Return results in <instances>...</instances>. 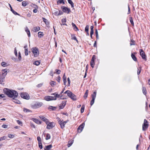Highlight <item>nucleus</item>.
Wrapping results in <instances>:
<instances>
[{
  "instance_id": "56",
  "label": "nucleus",
  "mask_w": 150,
  "mask_h": 150,
  "mask_svg": "<svg viewBox=\"0 0 150 150\" xmlns=\"http://www.w3.org/2000/svg\"><path fill=\"white\" fill-rule=\"evenodd\" d=\"M55 71H56V73L58 74H59L61 72L60 70L58 69H56Z\"/></svg>"
},
{
  "instance_id": "23",
  "label": "nucleus",
  "mask_w": 150,
  "mask_h": 150,
  "mask_svg": "<svg viewBox=\"0 0 150 150\" xmlns=\"http://www.w3.org/2000/svg\"><path fill=\"white\" fill-rule=\"evenodd\" d=\"M42 19L45 24L46 25H48L49 24V22L47 19L43 17L42 18Z\"/></svg>"
},
{
  "instance_id": "57",
  "label": "nucleus",
  "mask_w": 150,
  "mask_h": 150,
  "mask_svg": "<svg viewBox=\"0 0 150 150\" xmlns=\"http://www.w3.org/2000/svg\"><path fill=\"white\" fill-rule=\"evenodd\" d=\"M42 85H43V83H40L39 84H38L37 86L38 87V88L42 86Z\"/></svg>"
},
{
  "instance_id": "64",
  "label": "nucleus",
  "mask_w": 150,
  "mask_h": 150,
  "mask_svg": "<svg viewBox=\"0 0 150 150\" xmlns=\"http://www.w3.org/2000/svg\"><path fill=\"white\" fill-rule=\"evenodd\" d=\"M57 121L59 122V123L60 122H61V121H62L61 120L60 118L58 117H57Z\"/></svg>"
},
{
  "instance_id": "11",
  "label": "nucleus",
  "mask_w": 150,
  "mask_h": 150,
  "mask_svg": "<svg viewBox=\"0 0 150 150\" xmlns=\"http://www.w3.org/2000/svg\"><path fill=\"white\" fill-rule=\"evenodd\" d=\"M46 128L48 129H50L54 127L55 125L53 122H48L47 124Z\"/></svg>"
},
{
  "instance_id": "51",
  "label": "nucleus",
  "mask_w": 150,
  "mask_h": 150,
  "mask_svg": "<svg viewBox=\"0 0 150 150\" xmlns=\"http://www.w3.org/2000/svg\"><path fill=\"white\" fill-rule=\"evenodd\" d=\"M18 59L19 60H20L21 59V56L20 52H19L18 53Z\"/></svg>"
},
{
  "instance_id": "4",
  "label": "nucleus",
  "mask_w": 150,
  "mask_h": 150,
  "mask_svg": "<svg viewBox=\"0 0 150 150\" xmlns=\"http://www.w3.org/2000/svg\"><path fill=\"white\" fill-rule=\"evenodd\" d=\"M42 104V102H38L31 105V107L33 108L36 109L41 106Z\"/></svg>"
},
{
  "instance_id": "27",
  "label": "nucleus",
  "mask_w": 150,
  "mask_h": 150,
  "mask_svg": "<svg viewBox=\"0 0 150 150\" xmlns=\"http://www.w3.org/2000/svg\"><path fill=\"white\" fill-rule=\"evenodd\" d=\"M142 90L143 94L146 95V88L144 87H142Z\"/></svg>"
},
{
  "instance_id": "20",
  "label": "nucleus",
  "mask_w": 150,
  "mask_h": 150,
  "mask_svg": "<svg viewBox=\"0 0 150 150\" xmlns=\"http://www.w3.org/2000/svg\"><path fill=\"white\" fill-rule=\"evenodd\" d=\"M63 78V79L64 84V85H66V83H67V79L66 77L65 76V74H64Z\"/></svg>"
},
{
  "instance_id": "41",
  "label": "nucleus",
  "mask_w": 150,
  "mask_h": 150,
  "mask_svg": "<svg viewBox=\"0 0 150 150\" xmlns=\"http://www.w3.org/2000/svg\"><path fill=\"white\" fill-rule=\"evenodd\" d=\"M89 26L88 25H87L85 28V31L86 32H88V29Z\"/></svg>"
},
{
  "instance_id": "33",
  "label": "nucleus",
  "mask_w": 150,
  "mask_h": 150,
  "mask_svg": "<svg viewBox=\"0 0 150 150\" xmlns=\"http://www.w3.org/2000/svg\"><path fill=\"white\" fill-rule=\"evenodd\" d=\"M129 20L131 24L133 26L134 25V23L132 17H129Z\"/></svg>"
},
{
  "instance_id": "9",
  "label": "nucleus",
  "mask_w": 150,
  "mask_h": 150,
  "mask_svg": "<svg viewBox=\"0 0 150 150\" xmlns=\"http://www.w3.org/2000/svg\"><path fill=\"white\" fill-rule=\"evenodd\" d=\"M96 95V92L95 91H94L93 93L91 95L92 97V100L91 101L90 104L91 106L93 105L94 102V100L95 99Z\"/></svg>"
},
{
  "instance_id": "59",
  "label": "nucleus",
  "mask_w": 150,
  "mask_h": 150,
  "mask_svg": "<svg viewBox=\"0 0 150 150\" xmlns=\"http://www.w3.org/2000/svg\"><path fill=\"white\" fill-rule=\"evenodd\" d=\"M17 122L19 125L22 124V122L19 121V120H17Z\"/></svg>"
},
{
  "instance_id": "31",
  "label": "nucleus",
  "mask_w": 150,
  "mask_h": 150,
  "mask_svg": "<svg viewBox=\"0 0 150 150\" xmlns=\"http://www.w3.org/2000/svg\"><path fill=\"white\" fill-rule=\"evenodd\" d=\"M71 39H73L74 40H76V38L74 34H71Z\"/></svg>"
},
{
  "instance_id": "55",
  "label": "nucleus",
  "mask_w": 150,
  "mask_h": 150,
  "mask_svg": "<svg viewBox=\"0 0 150 150\" xmlns=\"http://www.w3.org/2000/svg\"><path fill=\"white\" fill-rule=\"evenodd\" d=\"M67 81H68V86H69L70 85V79L69 78H67Z\"/></svg>"
},
{
  "instance_id": "24",
  "label": "nucleus",
  "mask_w": 150,
  "mask_h": 150,
  "mask_svg": "<svg viewBox=\"0 0 150 150\" xmlns=\"http://www.w3.org/2000/svg\"><path fill=\"white\" fill-rule=\"evenodd\" d=\"M68 1L69 3L71 5V7L73 8L74 7V3L71 0H68Z\"/></svg>"
},
{
  "instance_id": "7",
  "label": "nucleus",
  "mask_w": 150,
  "mask_h": 150,
  "mask_svg": "<svg viewBox=\"0 0 150 150\" xmlns=\"http://www.w3.org/2000/svg\"><path fill=\"white\" fill-rule=\"evenodd\" d=\"M148 126V122L146 119H144V122L142 125L143 130H145L147 128Z\"/></svg>"
},
{
  "instance_id": "12",
  "label": "nucleus",
  "mask_w": 150,
  "mask_h": 150,
  "mask_svg": "<svg viewBox=\"0 0 150 150\" xmlns=\"http://www.w3.org/2000/svg\"><path fill=\"white\" fill-rule=\"evenodd\" d=\"M84 123H83L78 128L77 131L79 132L80 133L82 132L84 126Z\"/></svg>"
},
{
  "instance_id": "47",
  "label": "nucleus",
  "mask_w": 150,
  "mask_h": 150,
  "mask_svg": "<svg viewBox=\"0 0 150 150\" xmlns=\"http://www.w3.org/2000/svg\"><path fill=\"white\" fill-rule=\"evenodd\" d=\"M62 24L65 23L67 21L66 18H64L62 19Z\"/></svg>"
},
{
  "instance_id": "39",
  "label": "nucleus",
  "mask_w": 150,
  "mask_h": 150,
  "mask_svg": "<svg viewBox=\"0 0 150 150\" xmlns=\"http://www.w3.org/2000/svg\"><path fill=\"white\" fill-rule=\"evenodd\" d=\"M40 64V62L38 61H36L34 62V64L36 66H38Z\"/></svg>"
},
{
  "instance_id": "37",
  "label": "nucleus",
  "mask_w": 150,
  "mask_h": 150,
  "mask_svg": "<svg viewBox=\"0 0 150 150\" xmlns=\"http://www.w3.org/2000/svg\"><path fill=\"white\" fill-rule=\"evenodd\" d=\"M6 137L5 136H4L0 138V141L2 140H4L6 139Z\"/></svg>"
},
{
  "instance_id": "46",
  "label": "nucleus",
  "mask_w": 150,
  "mask_h": 150,
  "mask_svg": "<svg viewBox=\"0 0 150 150\" xmlns=\"http://www.w3.org/2000/svg\"><path fill=\"white\" fill-rule=\"evenodd\" d=\"M39 147L40 149L42 148V146L41 142L38 143Z\"/></svg>"
},
{
  "instance_id": "26",
  "label": "nucleus",
  "mask_w": 150,
  "mask_h": 150,
  "mask_svg": "<svg viewBox=\"0 0 150 150\" xmlns=\"http://www.w3.org/2000/svg\"><path fill=\"white\" fill-rule=\"evenodd\" d=\"M52 145L51 144L47 145L45 146V149L46 150H49L52 147Z\"/></svg>"
},
{
  "instance_id": "3",
  "label": "nucleus",
  "mask_w": 150,
  "mask_h": 150,
  "mask_svg": "<svg viewBox=\"0 0 150 150\" xmlns=\"http://www.w3.org/2000/svg\"><path fill=\"white\" fill-rule=\"evenodd\" d=\"M31 50L35 57H37L38 56L39 52L38 48L36 47H33L32 48Z\"/></svg>"
},
{
  "instance_id": "54",
  "label": "nucleus",
  "mask_w": 150,
  "mask_h": 150,
  "mask_svg": "<svg viewBox=\"0 0 150 150\" xmlns=\"http://www.w3.org/2000/svg\"><path fill=\"white\" fill-rule=\"evenodd\" d=\"M8 125H3L2 126V127L4 128H8Z\"/></svg>"
},
{
  "instance_id": "34",
  "label": "nucleus",
  "mask_w": 150,
  "mask_h": 150,
  "mask_svg": "<svg viewBox=\"0 0 150 150\" xmlns=\"http://www.w3.org/2000/svg\"><path fill=\"white\" fill-rule=\"evenodd\" d=\"M90 65L92 68H93L95 65V62L94 61H91Z\"/></svg>"
},
{
  "instance_id": "58",
  "label": "nucleus",
  "mask_w": 150,
  "mask_h": 150,
  "mask_svg": "<svg viewBox=\"0 0 150 150\" xmlns=\"http://www.w3.org/2000/svg\"><path fill=\"white\" fill-rule=\"evenodd\" d=\"M61 79V77H60L59 76L57 77V81L59 83L60 82V81Z\"/></svg>"
},
{
  "instance_id": "10",
  "label": "nucleus",
  "mask_w": 150,
  "mask_h": 150,
  "mask_svg": "<svg viewBox=\"0 0 150 150\" xmlns=\"http://www.w3.org/2000/svg\"><path fill=\"white\" fill-rule=\"evenodd\" d=\"M140 55L142 57V59L145 60H146V56L145 54V53L143 51V50L142 49H141L140 50Z\"/></svg>"
},
{
  "instance_id": "50",
  "label": "nucleus",
  "mask_w": 150,
  "mask_h": 150,
  "mask_svg": "<svg viewBox=\"0 0 150 150\" xmlns=\"http://www.w3.org/2000/svg\"><path fill=\"white\" fill-rule=\"evenodd\" d=\"M54 14L55 16H59V12L58 11H55L54 13Z\"/></svg>"
},
{
  "instance_id": "16",
  "label": "nucleus",
  "mask_w": 150,
  "mask_h": 150,
  "mask_svg": "<svg viewBox=\"0 0 150 150\" xmlns=\"http://www.w3.org/2000/svg\"><path fill=\"white\" fill-rule=\"evenodd\" d=\"M59 124L62 129H63L64 127L65 124L64 123L63 120H62L60 122H59Z\"/></svg>"
},
{
  "instance_id": "36",
  "label": "nucleus",
  "mask_w": 150,
  "mask_h": 150,
  "mask_svg": "<svg viewBox=\"0 0 150 150\" xmlns=\"http://www.w3.org/2000/svg\"><path fill=\"white\" fill-rule=\"evenodd\" d=\"M57 108V107H53L52 106H50L49 107V109H52V110H54Z\"/></svg>"
},
{
  "instance_id": "52",
  "label": "nucleus",
  "mask_w": 150,
  "mask_h": 150,
  "mask_svg": "<svg viewBox=\"0 0 150 150\" xmlns=\"http://www.w3.org/2000/svg\"><path fill=\"white\" fill-rule=\"evenodd\" d=\"M37 140L38 142V143L41 142V139L40 137H37Z\"/></svg>"
},
{
  "instance_id": "22",
  "label": "nucleus",
  "mask_w": 150,
  "mask_h": 150,
  "mask_svg": "<svg viewBox=\"0 0 150 150\" xmlns=\"http://www.w3.org/2000/svg\"><path fill=\"white\" fill-rule=\"evenodd\" d=\"M70 98L73 100H76V96L73 93L72 95V96Z\"/></svg>"
},
{
  "instance_id": "15",
  "label": "nucleus",
  "mask_w": 150,
  "mask_h": 150,
  "mask_svg": "<svg viewBox=\"0 0 150 150\" xmlns=\"http://www.w3.org/2000/svg\"><path fill=\"white\" fill-rule=\"evenodd\" d=\"M8 5L9 6V7L11 8V11L12 12V13L14 14L15 15H19V14H18V13H17L16 11H15L12 8L11 6V5L9 4H8Z\"/></svg>"
},
{
  "instance_id": "8",
  "label": "nucleus",
  "mask_w": 150,
  "mask_h": 150,
  "mask_svg": "<svg viewBox=\"0 0 150 150\" xmlns=\"http://www.w3.org/2000/svg\"><path fill=\"white\" fill-rule=\"evenodd\" d=\"M44 99L46 100L49 101L52 100H55L57 99V98L52 96H47L45 97Z\"/></svg>"
},
{
  "instance_id": "43",
  "label": "nucleus",
  "mask_w": 150,
  "mask_h": 150,
  "mask_svg": "<svg viewBox=\"0 0 150 150\" xmlns=\"http://www.w3.org/2000/svg\"><path fill=\"white\" fill-rule=\"evenodd\" d=\"M25 55L26 56H27L28 55V50L27 49H25Z\"/></svg>"
},
{
  "instance_id": "63",
  "label": "nucleus",
  "mask_w": 150,
  "mask_h": 150,
  "mask_svg": "<svg viewBox=\"0 0 150 150\" xmlns=\"http://www.w3.org/2000/svg\"><path fill=\"white\" fill-rule=\"evenodd\" d=\"M66 102V101L65 102H63L62 103V105L64 106V107L65 106Z\"/></svg>"
},
{
  "instance_id": "42",
  "label": "nucleus",
  "mask_w": 150,
  "mask_h": 150,
  "mask_svg": "<svg viewBox=\"0 0 150 150\" xmlns=\"http://www.w3.org/2000/svg\"><path fill=\"white\" fill-rule=\"evenodd\" d=\"M55 82L54 81H52L50 82V84L52 86H54L55 85Z\"/></svg>"
},
{
  "instance_id": "14",
  "label": "nucleus",
  "mask_w": 150,
  "mask_h": 150,
  "mask_svg": "<svg viewBox=\"0 0 150 150\" xmlns=\"http://www.w3.org/2000/svg\"><path fill=\"white\" fill-rule=\"evenodd\" d=\"M64 93H67L68 96L70 98L71 97L72 95L73 94V93L69 90H67Z\"/></svg>"
},
{
  "instance_id": "29",
  "label": "nucleus",
  "mask_w": 150,
  "mask_h": 150,
  "mask_svg": "<svg viewBox=\"0 0 150 150\" xmlns=\"http://www.w3.org/2000/svg\"><path fill=\"white\" fill-rule=\"evenodd\" d=\"M85 105H82V107L81 109V113H83L84 110Z\"/></svg>"
},
{
  "instance_id": "62",
  "label": "nucleus",
  "mask_w": 150,
  "mask_h": 150,
  "mask_svg": "<svg viewBox=\"0 0 150 150\" xmlns=\"http://www.w3.org/2000/svg\"><path fill=\"white\" fill-rule=\"evenodd\" d=\"M60 95L56 94L55 96H54V98H59L60 97Z\"/></svg>"
},
{
  "instance_id": "38",
  "label": "nucleus",
  "mask_w": 150,
  "mask_h": 150,
  "mask_svg": "<svg viewBox=\"0 0 150 150\" xmlns=\"http://www.w3.org/2000/svg\"><path fill=\"white\" fill-rule=\"evenodd\" d=\"M73 141H72L71 142H70V141L67 144V146L68 147H69L71 146V145H72V144L73 143Z\"/></svg>"
},
{
  "instance_id": "18",
  "label": "nucleus",
  "mask_w": 150,
  "mask_h": 150,
  "mask_svg": "<svg viewBox=\"0 0 150 150\" xmlns=\"http://www.w3.org/2000/svg\"><path fill=\"white\" fill-rule=\"evenodd\" d=\"M40 29V28L38 26L35 27L34 28H33V31L34 32H36L39 30Z\"/></svg>"
},
{
  "instance_id": "19",
  "label": "nucleus",
  "mask_w": 150,
  "mask_h": 150,
  "mask_svg": "<svg viewBox=\"0 0 150 150\" xmlns=\"http://www.w3.org/2000/svg\"><path fill=\"white\" fill-rule=\"evenodd\" d=\"M131 56L132 58L134 61H137V58L135 55H134L133 53H132Z\"/></svg>"
},
{
  "instance_id": "2",
  "label": "nucleus",
  "mask_w": 150,
  "mask_h": 150,
  "mask_svg": "<svg viewBox=\"0 0 150 150\" xmlns=\"http://www.w3.org/2000/svg\"><path fill=\"white\" fill-rule=\"evenodd\" d=\"M8 69H5L2 70V73H0V84L4 86V83L5 81V78L6 76L7 72Z\"/></svg>"
},
{
  "instance_id": "21",
  "label": "nucleus",
  "mask_w": 150,
  "mask_h": 150,
  "mask_svg": "<svg viewBox=\"0 0 150 150\" xmlns=\"http://www.w3.org/2000/svg\"><path fill=\"white\" fill-rule=\"evenodd\" d=\"M33 121L35 123L37 124H41V121L37 119H34L33 120Z\"/></svg>"
},
{
  "instance_id": "25",
  "label": "nucleus",
  "mask_w": 150,
  "mask_h": 150,
  "mask_svg": "<svg viewBox=\"0 0 150 150\" xmlns=\"http://www.w3.org/2000/svg\"><path fill=\"white\" fill-rule=\"evenodd\" d=\"M25 31L27 33L28 36L29 37H30V31L28 29V28L27 27L26 28V29H25Z\"/></svg>"
},
{
  "instance_id": "40",
  "label": "nucleus",
  "mask_w": 150,
  "mask_h": 150,
  "mask_svg": "<svg viewBox=\"0 0 150 150\" xmlns=\"http://www.w3.org/2000/svg\"><path fill=\"white\" fill-rule=\"evenodd\" d=\"M8 137L11 138H13L14 137V135L13 134H8Z\"/></svg>"
},
{
  "instance_id": "49",
  "label": "nucleus",
  "mask_w": 150,
  "mask_h": 150,
  "mask_svg": "<svg viewBox=\"0 0 150 150\" xmlns=\"http://www.w3.org/2000/svg\"><path fill=\"white\" fill-rule=\"evenodd\" d=\"M14 53L15 54L16 56L17 57L18 54L17 53L16 48V47H15L14 48Z\"/></svg>"
},
{
  "instance_id": "5",
  "label": "nucleus",
  "mask_w": 150,
  "mask_h": 150,
  "mask_svg": "<svg viewBox=\"0 0 150 150\" xmlns=\"http://www.w3.org/2000/svg\"><path fill=\"white\" fill-rule=\"evenodd\" d=\"M21 98L27 100H28L30 98L29 95L26 92H23L21 93Z\"/></svg>"
},
{
  "instance_id": "44",
  "label": "nucleus",
  "mask_w": 150,
  "mask_h": 150,
  "mask_svg": "<svg viewBox=\"0 0 150 150\" xmlns=\"http://www.w3.org/2000/svg\"><path fill=\"white\" fill-rule=\"evenodd\" d=\"M62 3L63 4H64V2L63 0H58L57 1V3L58 4H61Z\"/></svg>"
},
{
  "instance_id": "61",
  "label": "nucleus",
  "mask_w": 150,
  "mask_h": 150,
  "mask_svg": "<svg viewBox=\"0 0 150 150\" xmlns=\"http://www.w3.org/2000/svg\"><path fill=\"white\" fill-rule=\"evenodd\" d=\"M59 109H62L64 108V106L62 105H59Z\"/></svg>"
},
{
  "instance_id": "30",
  "label": "nucleus",
  "mask_w": 150,
  "mask_h": 150,
  "mask_svg": "<svg viewBox=\"0 0 150 150\" xmlns=\"http://www.w3.org/2000/svg\"><path fill=\"white\" fill-rule=\"evenodd\" d=\"M88 90H87L86 91V92L83 96V97L84 98H85L86 99V98L88 96Z\"/></svg>"
},
{
  "instance_id": "1",
  "label": "nucleus",
  "mask_w": 150,
  "mask_h": 150,
  "mask_svg": "<svg viewBox=\"0 0 150 150\" xmlns=\"http://www.w3.org/2000/svg\"><path fill=\"white\" fill-rule=\"evenodd\" d=\"M4 92L8 97L10 98H13L12 99V101L15 103L17 104H20V101L18 100L15 99L18 96V93L16 91L11 90L7 88H4Z\"/></svg>"
},
{
  "instance_id": "53",
  "label": "nucleus",
  "mask_w": 150,
  "mask_h": 150,
  "mask_svg": "<svg viewBox=\"0 0 150 150\" xmlns=\"http://www.w3.org/2000/svg\"><path fill=\"white\" fill-rule=\"evenodd\" d=\"M6 64L7 63L5 62H2L1 64V65L3 67H5Z\"/></svg>"
},
{
  "instance_id": "17",
  "label": "nucleus",
  "mask_w": 150,
  "mask_h": 150,
  "mask_svg": "<svg viewBox=\"0 0 150 150\" xmlns=\"http://www.w3.org/2000/svg\"><path fill=\"white\" fill-rule=\"evenodd\" d=\"M72 25L73 27V29L75 31H78L79 30L78 28L76 25L73 23H72Z\"/></svg>"
},
{
  "instance_id": "32",
  "label": "nucleus",
  "mask_w": 150,
  "mask_h": 150,
  "mask_svg": "<svg viewBox=\"0 0 150 150\" xmlns=\"http://www.w3.org/2000/svg\"><path fill=\"white\" fill-rule=\"evenodd\" d=\"M23 111L24 112H31V111L29 109H28L26 108H24Z\"/></svg>"
},
{
  "instance_id": "48",
  "label": "nucleus",
  "mask_w": 150,
  "mask_h": 150,
  "mask_svg": "<svg viewBox=\"0 0 150 150\" xmlns=\"http://www.w3.org/2000/svg\"><path fill=\"white\" fill-rule=\"evenodd\" d=\"M22 6H24V7L25 6H26V5H27V4H26V2L25 1H23L22 2Z\"/></svg>"
},
{
  "instance_id": "35",
  "label": "nucleus",
  "mask_w": 150,
  "mask_h": 150,
  "mask_svg": "<svg viewBox=\"0 0 150 150\" xmlns=\"http://www.w3.org/2000/svg\"><path fill=\"white\" fill-rule=\"evenodd\" d=\"M43 33L41 32H39L38 33V37L40 38H41L42 36H43V35L42 34Z\"/></svg>"
},
{
  "instance_id": "13",
  "label": "nucleus",
  "mask_w": 150,
  "mask_h": 150,
  "mask_svg": "<svg viewBox=\"0 0 150 150\" xmlns=\"http://www.w3.org/2000/svg\"><path fill=\"white\" fill-rule=\"evenodd\" d=\"M40 119L42 120L43 121L45 122L46 124H47L49 122V121H48V120L45 117L43 116H41L40 117Z\"/></svg>"
},
{
  "instance_id": "28",
  "label": "nucleus",
  "mask_w": 150,
  "mask_h": 150,
  "mask_svg": "<svg viewBox=\"0 0 150 150\" xmlns=\"http://www.w3.org/2000/svg\"><path fill=\"white\" fill-rule=\"evenodd\" d=\"M51 137V136L50 134L49 133H47L46 134V137L45 138V139L46 140H48L50 139Z\"/></svg>"
},
{
  "instance_id": "6",
  "label": "nucleus",
  "mask_w": 150,
  "mask_h": 150,
  "mask_svg": "<svg viewBox=\"0 0 150 150\" xmlns=\"http://www.w3.org/2000/svg\"><path fill=\"white\" fill-rule=\"evenodd\" d=\"M61 8L64 12L67 13V14H69L71 12L70 8H68L64 6H61Z\"/></svg>"
},
{
  "instance_id": "45",
  "label": "nucleus",
  "mask_w": 150,
  "mask_h": 150,
  "mask_svg": "<svg viewBox=\"0 0 150 150\" xmlns=\"http://www.w3.org/2000/svg\"><path fill=\"white\" fill-rule=\"evenodd\" d=\"M96 59V55H93L92 57L91 61L94 62L95 60Z\"/></svg>"
},
{
  "instance_id": "60",
  "label": "nucleus",
  "mask_w": 150,
  "mask_h": 150,
  "mask_svg": "<svg viewBox=\"0 0 150 150\" xmlns=\"http://www.w3.org/2000/svg\"><path fill=\"white\" fill-rule=\"evenodd\" d=\"M58 11L59 12V15H62L63 13V12L62 11L60 10H58Z\"/></svg>"
}]
</instances>
